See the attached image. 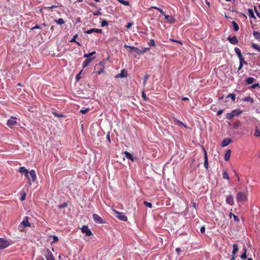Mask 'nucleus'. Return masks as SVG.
Wrapping results in <instances>:
<instances>
[{"label": "nucleus", "mask_w": 260, "mask_h": 260, "mask_svg": "<svg viewBox=\"0 0 260 260\" xmlns=\"http://www.w3.org/2000/svg\"><path fill=\"white\" fill-rule=\"evenodd\" d=\"M148 78H149V75H145V76L144 77V85L145 84V83L146 82V81H147V80L148 79Z\"/></svg>", "instance_id": "obj_52"}, {"label": "nucleus", "mask_w": 260, "mask_h": 260, "mask_svg": "<svg viewBox=\"0 0 260 260\" xmlns=\"http://www.w3.org/2000/svg\"><path fill=\"white\" fill-rule=\"evenodd\" d=\"M124 47L125 48H129V49L131 50V47H135L134 46H129V45H127L126 44H125L124 46Z\"/></svg>", "instance_id": "obj_59"}, {"label": "nucleus", "mask_w": 260, "mask_h": 260, "mask_svg": "<svg viewBox=\"0 0 260 260\" xmlns=\"http://www.w3.org/2000/svg\"><path fill=\"white\" fill-rule=\"evenodd\" d=\"M16 124L17 121L16 117H11V118L9 119L7 122V125L10 128H12L13 126L16 125Z\"/></svg>", "instance_id": "obj_8"}, {"label": "nucleus", "mask_w": 260, "mask_h": 260, "mask_svg": "<svg viewBox=\"0 0 260 260\" xmlns=\"http://www.w3.org/2000/svg\"><path fill=\"white\" fill-rule=\"evenodd\" d=\"M237 199L239 202L246 201L247 200V194L243 192H239L237 193Z\"/></svg>", "instance_id": "obj_3"}, {"label": "nucleus", "mask_w": 260, "mask_h": 260, "mask_svg": "<svg viewBox=\"0 0 260 260\" xmlns=\"http://www.w3.org/2000/svg\"><path fill=\"white\" fill-rule=\"evenodd\" d=\"M101 26L102 27H104V26H108V23L107 22V21L105 20H103L102 22H101Z\"/></svg>", "instance_id": "obj_38"}, {"label": "nucleus", "mask_w": 260, "mask_h": 260, "mask_svg": "<svg viewBox=\"0 0 260 260\" xmlns=\"http://www.w3.org/2000/svg\"><path fill=\"white\" fill-rule=\"evenodd\" d=\"M157 10L160 13V14L164 16L165 18L166 19H168V18H170V16L168 15L165 14L164 12L163 11V10L161 9H160V8L157 9Z\"/></svg>", "instance_id": "obj_26"}, {"label": "nucleus", "mask_w": 260, "mask_h": 260, "mask_svg": "<svg viewBox=\"0 0 260 260\" xmlns=\"http://www.w3.org/2000/svg\"><path fill=\"white\" fill-rule=\"evenodd\" d=\"M53 115H55V116L57 117H63L64 116L62 114H58L57 113H56V112H53Z\"/></svg>", "instance_id": "obj_51"}, {"label": "nucleus", "mask_w": 260, "mask_h": 260, "mask_svg": "<svg viewBox=\"0 0 260 260\" xmlns=\"http://www.w3.org/2000/svg\"><path fill=\"white\" fill-rule=\"evenodd\" d=\"M54 21L56 23L60 24V25H62L64 23V21L63 20V19L62 18H59L57 20H55Z\"/></svg>", "instance_id": "obj_27"}, {"label": "nucleus", "mask_w": 260, "mask_h": 260, "mask_svg": "<svg viewBox=\"0 0 260 260\" xmlns=\"http://www.w3.org/2000/svg\"><path fill=\"white\" fill-rule=\"evenodd\" d=\"M228 146V138H225L221 143V145L218 147V151L220 153L224 147Z\"/></svg>", "instance_id": "obj_11"}, {"label": "nucleus", "mask_w": 260, "mask_h": 260, "mask_svg": "<svg viewBox=\"0 0 260 260\" xmlns=\"http://www.w3.org/2000/svg\"><path fill=\"white\" fill-rule=\"evenodd\" d=\"M171 23H173L175 22V19L172 16H170V18H168V19H167Z\"/></svg>", "instance_id": "obj_44"}, {"label": "nucleus", "mask_w": 260, "mask_h": 260, "mask_svg": "<svg viewBox=\"0 0 260 260\" xmlns=\"http://www.w3.org/2000/svg\"><path fill=\"white\" fill-rule=\"evenodd\" d=\"M240 257L243 259H245L246 258L247 254H246V248L244 249V251L243 253L241 254Z\"/></svg>", "instance_id": "obj_31"}, {"label": "nucleus", "mask_w": 260, "mask_h": 260, "mask_svg": "<svg viewBox=\"0 0 260 260\" xmlns=\"http://www.w3.org/2000/svg\"><path fill=\"white\" fill-rule=\"evenodd\" d=\"M223 177L224 179H228V174H227V173H226L225 171H224V172H223Z\"/></svg>", "instance_id": "obj_57"}, {"label": "nucleus", "mask_w": 260, "mask_h": 260, "mask_svg": "<svg viewBox=\"0 0 260 260\" xmlns=\"http://www.w3.org/2000/svg\"><path fill=\"white\" fill-rule=\"evenodd\" d=\"M127 76V72L126 70L123 69L121 71L120 73L117 74L115 76L116 78H122Z\"/></svg>", "instance_id": "obj_10"}, {"label": "nucleus", "mask_w": 260, "mask_h": 260, "mask_svg": "<svg viewBox=\"0 0 260 260\" xmlns=\"http://www.w3.org/2000/svg\"><path fill=\"white\" fill-rule=\"evenodd\" d=\"M148 45L149 46H155V43L153 39H151L150 40L149 42L148 43Z\"/></svg>", "instance_id": "obj_42"}, {"label": "nucleus", "mask_w": 260, "mask_h": 260, "mask_svg": "<svg viewBox=\"0 0 260 260\" xmlns=\"http://www.w3.org/2000/svg\"><path fill=\"white\" fill-rule=\"evenodd\" d=\"M224 159L226 161H228V150H225L224 152Z\"/></svg>", "instance_id": "obj_53"}, {"label": "nucleus", "mask_w": 260, "mask_h": 260, "mask_svg": "<svg viewBox=\"0 0 260 260\" xmlns=\"http://www.w3.org/2000/svg\"><path fill=\"white\" fill-rule=\"evenodd\" d=\"M242 111L239 109L233 110L231 113H229V119L233 118L235 116H238L242 113Z\"/></svg>", "instance_id": "obj_4"}, {"label": "nucleus", "mask_w": 260, "mask_h": 260, "mask_svg": "<svg viewBox=\"0 0 260 260\" xmlns=\"http://www.w3.org/2000/svg\"><path fill=\"white\" fill-rule=\"evenodd\" d=\"M229 217L231 219L233 217L234 221L237 223H239L240 222V218L239 216L237 215L236 214L233 213L232 212H231L229 214Z\"/></svg>", "instance_id": "obj_12"}, {"label": "nucleus", "mask_w": 260, "mask_h": 260, "mask_svg": "<svg viewBox=\"0 0 260 260\" xmlns=\"http://www.w3.org/2000/svg\"><path fill=\"white\" fill-rule=\"evenodd\" d=\"M182 100H183V101H188V100H189V99H188V98L184 97V98H183L182 99Z\"/></svg>", "instance_id": "obj_64"}, {"label": "nucleus", "mask_w": 260, "mask_h": 260, "mask_svg": "<svg viewBox=\"0 0 260 260\" xmlns=\"http://www.w3.org/2000/svg\"><path fill=\"white\" fill-rule=\"evenodd\" d=\"M245 101H248V102H253V99L249 97V96L247 97V98H246L245 99Z\"/></svg>", "instance_id": "obj_49"}, {"label": "nucleus", "mask_w": 260, "mask_h": 260, "mask_svg": "<svg viewBox=\"0 0 260 260\" xmlns=\"http://www.w3.org/2000/svg\"><path fill=\"white\" fill-rule=\"evenodd\" d=\"M82 232L85 234L86 236H90L92 233L87 225H83L81 228Z\"/></svg>", "instance_id": "obj_9"}, {"label": "nucleus", "mask_w": 260, "mask_h": 260, "mask_svg": "<svg viewBox=\"0 0 260 260\" xmlns=\"http://www.w3.org/2000/svg\"><path fill=\"white\" fill-rule=\"evenodd\" d=\"M68 206V204L67 203H63L62 204H60L58 206V209H61L63 208H66Z\"/></svg>", "instance_id": "obj_35"}, {"label": "nucleus", "mask_w": 260, "mask_h": 260, "mask_svg": "<svg viewBox=\"0 0 260 260\" xmlns=\"http://www.w3.org/2000/svg\"><path fill=\"white\" fill-rule=\"evenodd\" d=\"M260 87V85H259V83H255V84H253L251 86V87L252 88H253V89H255L256 87Z\"/></svg>", "instance_id": "obj_47"}, {"label": "nucleus", "mask_w": 260, "mask_h": 260, "mask_svg": "<svg viewBox=\"0 0 260 260\" xmlns=\"http://www.w3.org/2000/svg\"><path fill=\"white\" fill-rule=\"evenodd\" d=\"M10 245L8 241L0 238V249H4Z\"/></svg>", "instance_id": "obj_5"}, {"label": "nucleus", "mask_w": 260, "mask_h": 260, "mask_svg": "<svg viewBox=\"0 0 260 260\" xmlns=\"http://www.w3.org/2000/svg\"><path fill=\"white\" fill-rule=\"evenodd\" d=\"M78 34H76L74 37L73 38L71 39V40L70 41L71 42H75L76 43H77L78 45L79 46H81V44L78 42L77 41H76V39L78 37Z\"/></svg>", "instance_id": "obj_29"}, {"label": "nucleus", "mask_w": 260, "mask_h": 260, "mask_svg": "<svg viewBox=\"0 0 260 260\" xmlns=\"http://www.w3.org/2000/svg\"><path fill=\"white\" fill-rule=\"evenodd\" d=\"M81 72L77 75L76 78L77 80H78L80 78H81V77H80V74H81Z\"/></svg>", "instance_id": "obj_61"}, {"label": "nucleus", "mask_w": 260, "mask_h": 260, "mask_svg": "<svg viewBox=\"0 0 260 260\" xmlns=\"http://www.w3.org/2000/svg\"><path fill=\"white\" fill-rule=\"evenodd\" d=\"M144 204L149 208H152V205L151 203L148 202L147 201H144Z\"/></svg>", "instance_id": "obj_34"}, {"label": "nucleus", "mask_w": 260, "mask_h": 260, "mask_svg": "<svg viewBox=\"0 0 260 260\" xmlns=\"http://www.w3.org/2000/svg\"><path fill=\"white\" fill-rule=\"evenodd\" d=\"M253 35L256 40L260 42V33L258 31H254Z\"/></svg>", "instance_id": "obj_21"}, {"label": "nucleus", "mask_w": 260, "mask_h": 260, "mask_svg": "<svg viewBox=\"0 0 260 260\" xmlns=\"http://www.w3.org/2000/svg\"><path fill=\"white\" fill-rule=\"evenodd\" d=\"M239 60H240V63H242V64L243 63V62H244L245 63H246V61L244 60V59L243 57V56H242V58H239Z\"/></svg>", "instance_id": "obj_50"}, {"label": "nucleus", "mask_w": 260, "mask_h": 260, "mask_svg": "<svg viewBox=\"0 0 260 260\" xmlns=\"http://www.w3.org/2000/svg\"><path fill=\"white\" fill-rule=\"evenodd\" d=\"M120 3L125 6H128L129 5V3L128 1L123 0H122Z\"/></svg>", "instance_id": "obj_43"}, {"label": "nucleus", "mask_w": 260, "mask_h": 260, "mask_svg": "<svg viewBox=\"0 0 260 260\" xmlns=\"http://www.w3.org/2000/svg\"><path fill=\"white\" fill-rule=\"evenodd\" d=\"M102 30L101 29L92 28L89 30H87L85 32L87 34H90L92 32H96V33L101 34V33H102Z\"/></svg>", "instance_id": "obj_14"}, {"label": "nucleus", "mask_w": 260, "mask_h": 260, "mask_svg": "<svg viewBox=\"0 0 260 260\" xmlns=\"http://www.w3.org/2000/svg\"><path fill=\"white\" fill-rule=\"evenodd\" d=\"M238 245L237 244L233 245V249L232 251V257L231 260H235L236 258V253L238 251Z\"/></svg>", "instance_id": "obj_13"}, {"label": "nucleus", "mask_w": 260, "mask_h": 260, "mask_svg": "<svg viewBox=\"0 0 260 260\" xmlns=\"http://www.w3.org/2000/svg\"><path fill=\"white\" fill-rule=\"evenodd\" d=\"M98 67H100L102 69H105V61L103 60L99 62L98 64H96V67L98 68Z\"/></svg>", "instance_id": "obj_28"}, {"label": "nucleus", "mask_w": 260, "mask_h": 260, "mask_svg": "<svg viewBox=\"0 0 260 260\" xmlns=\"http://www.w3.org/2000/svg\"><path fill=\"white\" fill-rule=\"evenodd\" d=\"M21 225H22L23 227H30V223L28 221V217L26 216L24 220L21 222Z\"/></svg>", "instance_id": "obj_15"}, {"label": "nucleus", "mask_w": 260, "mask_h": 260, "mask_svg": "<svg viewBox=\"0 0 260 260\" xmlns=\"http://www.w3.org/2000/svg\"><path fill=\"white\" fill-rule=\"evenodd\" d=\"M25 196H26L25 193H23V194L22 195V196L21 197V198H20V201H23L25 200Z\"/></svg>", "instance_id": "obj_54"}, {"label": "nucleus", "mask_w": 260, "mask_h": 260, "mask_svg": "<svg viewBox=\"0 0 260 260\" xmlns=\"http://www.w3.org/2000/svg\"><path fill=\"white\" fill-rule=\"evenodd\" d=\"M104 72V69H102V68H100V69L99 70V71H98L96 73L98 75H101V74L103 73Z\"/></svg>", "instance_id": "obj_46"}, {"label": "nucleus", "mask_w": 260, "mask_h": 260, "mask_svg": "<svg viewBox=\"0 0 260 260\" xmlns=\"http://www.w3.org/2000/svg\"><path fill=\"white\" fill-rule=\"evenodd\" d=\"M58 239L57 237H56V236H54V237H53V241H55H55H58Z\"/></svg>", "instance_id": "obj_62"}, {"label": "nucleus", "mask_w": 260, "mask_h": 260, "mask_svg": "<svg viewBox=\"0 0 260 260\" xmlns=\"http://www.w3.org/2000/svg\"><path fill=\"white\" fill-rule=\"evenodd\" d=\"M235 51L236 52V53L237 54L238 56V58H242V53H241V50H240V49H239L238 48H235Z\"/></svg>", "instance_id": "obj_24"}, {"label": "nucleus", "mask_w": 260, "mask_h": 260, "mask_svg": "<svg viewBox=\"0 0 260 260\" xmlns=\"http://www.w3.org/2000/svg\"><path fill=\"white\" fill-rule=\"evenodd\" d=\"M107 139L108 140L109 142L110 143L111 142V140H110V135L109 134H108L107 135Z\"/></svg>", "instance_id": "obj_63"}, {"label": "nucleus", "mask_w": 260, "mask_h": 260, "mask_svg": "<svg viewBox=\"0 0 260 260\" xmlns=\"http://www.w3.org/2000/svg\"><path fill=\"white\" fill-rule=\"evenodd\" d=\"M131 50H133V51H134L135 52H136L139 55L142 54L141 49H139L137 47H131Z\"/></svg>", "instance_id": "obj_22"}, {"label": "nucleus", "mask_w": 260, "mask_h": 260, "mask_svg": "<svg viewBox=\"0 0 260 260\" xmlns=\"http://www.w3.org/2000/svg\"><path fill=\"white\" fill-rule=\"evenodd\" d=\"M232 25L233 27V29L235 31H237L239 29V27L238 24L235 21H233L232 22Z\"/></svg>", "instance_id": "obj_20"}, {"label": "nucleus", "mask_w": 260, "mask_h": 260, "mask_svg": "<svg viewBox=\"0 0 260 260\" xmlns=\"http://www.w3.org/2000/svg\"><path fill=\"white\" fill-rule=\"evenodd\" d=\"M254 79L252 77H248L245 79V81L248 84H250L252 83L254 81Z\"/></svg>", "instance_id": "obj_25"}, {"label": "nucleus", "mask_w": 260, "mask_h": 260, "mask_svg": "<svg viewBox=\"0 0 260 260\" xmlns=\"http://www.w3.org/2000/svg\"><path fill=\"white\" fill-rule=\"evenodd\" d=\"M38 28H41L40 26V25H36L35 26H34L33 27H32L31 28V30H34V29H38Z\"/></svg>", "instance_id": "obj_55"}, {"label": "nucleus", "mask_w": 260, "mask_h": 260, "mask_svg": "<svg viewBox=\"0 0 260 260\" xmlns=\"http://www.w3.org/2000/svg\"><path fill=\"white\" fill-rule=\"evenodd\" d=\"M142 97L144 101H146L147 100V98L146 96V95L144 91H142Z\"/></svg>", "instance_id": "obj_45"}, {"label": "nucleus", "mask_w": 260, "mask_h": 260, "mask_svg": "<svg viewBox=\"0 0 260 260\" xmlns=\"http://www.w3.org/2000/svg\"><path fill=\"white\" fill-rule=\"evenodd\" d=\"M89 110H90V109L89 108H86L85 109H82V110H81L80 111V112L82 114H85L87 112L89 111Z\"/></svg>", "instance_id": "obj_40"}, {"label": "nucleus", "mask_w": 260, "mask_h": 260, "mask_svg": "<svg viewBox=\"0 0 260 260\" xmlns=\"http://www.w3.org/2000/svg\"><path fill=\"white\" fill-rule=\"evenodd\" d=\"M254 135L256 137H260V131L258 129H255L254 132Z\"/></svg>", "instance_id": "obj_33"}, {"label": "nucleus", "mask_w": 260, "mask_h": 260, "mask_svg": "<svg viewBox=\"0 0 260 260\" xmlns=\"http://www.w3.org/2000/svg\"><path fill=\"white\" fill-rule=\"evenodd\" d=\"M92 217L94 222L96 223L100 224L105 223V221L103 219V218L96 214H93L92 215Z\"/></svg>", "instance_id": "obj_6"}, {"label": "nucleus", "mask_w": 260, "mask_h": 260, "mask_svg": "<svg viewBox=\"0 0 260 260\" xmlns=\"http://www.w3.org/2000/svg\"><path fill=\"white\" fill-rule=\"evenodd\" d=\"M234 203V199L233 197L229 196V204H233Z\"/></svg>", "instance_id": "obj_41"}, {"label": "nucleus", "mask_w": 260, "mask_h": 260, "mask_svg": "<svg viewBox=\"0 0 260 260\" xmlns=\"http://www.w3.org/2000/svg\"><path fill=\"white\" fill-rule=\"evenodd\" d=\"M149 50H150V48H148V47L142 48L141 51H142V54H144L145 53H146L147 51H149Z\"/></svg>", "instance_id": "obj_36"}, {"label": "nucleus", "mask_w": 260, "mask_h": 260, "mask_svg": "<svg viewBox=\"0 0 260 260\" xmlns=\"http://www.w3.org/2000/svg\"><path fill=\"white\" fill-rule=\"evenodd\" d=\"M252 47L253 49L257 50L258 51H260V46L256 44H252Z\"/></svg>", "instance_id": "obj_32"}, {"label": "nucleus", "mask_w": 260, "mask_h": 260, "mask_svg": "<svg viewBox=\"0 0 260 260\" xmlns=\"http://www.w3.org/2000/svg\"><path fill=\"white\" fill-rule=\"evenodd\" d=\"M204 166L205 168L208 169V166H209L208 161V157H207V152H206V151H205V149H204Z\"/></svg>", "instance_id": "obj_18"}, {"label": "nucleus", "mask_w": 260, "mask_h": 260, "mask_svg": "<svg viewBox=\"0 0 260 260\" xmlns=\"http://www.w3.org/2000/svg\"><path fill=\"white\" fill-rule=\"evenodd\" d=\"M57 7V6H56V5H51L50 6L44 7V9H54V8H56Z\"/></svg>", "instance_id": "obj_37"}, {"label": "nucleus", "mask_w": 260, "mask_h": 260, "mask_svg": "<svg viewBox=\"0 0 260 260\" xmlns=\"http://www.w3.org/2000/svg\"><path fill=\"white\" fill-rule=\"evenodd\" d=\"M133 25V23L132 22H129L128 23L127 25L126 26L127 28H129L131 27V26Z\"/></svg>", "instance_id": "obj_56"}, {"label": "nucleus", "mask_w": 260, "mask_h": 260, "mask_svg": "<svg viewBox=\"0 0 260 260\" xmlns=\"http://www.w3.org/2000/svg\"><path fill=\"white\" fill-rule=\"evenodd\" d=\"M248 15L249 17L254 19H256V17L255 16L254 14V13L253 12V10L252 9H249L248 10Z\"/></svg>", "instance_id": "obj_23"}, {"label": "nucleus", "mask_w": 260, "mask_h": 260, "mask_svg": "<svg viewBox=\"0 0 260 260\" xmlns=\"http://www.w3.org/2000/svg\"><path fill=\"white\" fill-rule=\"evenodd\" d=\"M229 98H231L233 101L236 99V95L234 93L229 94Z\"/></svg>", "instance_id": "obj_39"}, {"label": "nucleus", "mask_w": 260, "mask_h": 260, "mask_svg": "<svg viewBox=\"0 0 260 260\" xmlns=\"http://www.w3.org/2000/svg\"><path fill=\"white\" fill-rule=\"evenodd\" d=\"M200 232L201 233H204L205 232V228L204 226H202L200 229Z\"/></svg>", "instance_id": "obj_58"}, {"label": "nucleus", "mask_w": 260, "mask_h": 260, "mask_svg": "<svg viewBox=\"0 0 260 260\" xmlns=\"http://www.w3.org/2000/svg\"><path fill=\"white\" fill-rule=\"evenodd\" d=\"M223 110H218L217 111V115H220V114L223 113Z\"/></svg>", "instance_id": "obj_60"}, {"label": "nucleus", "mask_w": 260, "mask_h": 260, "mask_svg": "<svg viewBox=\"0 0 260 260\" xmlns=\"http://www.w3.org/2000/svg\"><path fill=\"white\" fill-rule=\"evenodd\" d=\"M124 154L127 159H130L132 161H134V157L132 154L127 151H124Z\"/></svg>", "instance_id": "obj_19"}, {"label": "nucleus", "mask_w": 260, "mask_h": 260, "mask_svg": "<svg viewBox=\"0 0 260 260\" xmlns=\"http://www.w3.org/2000/svg\"><path fill=\"white\" fill-rule=\"evenodd\" d=\"M116 217L120 220L126 221L127 220L126 216L123 213L120 212L116 210H113Z\"/></svg>", "instance_id": "obj_2"}, {"label": "nucleus", "mask_w": 260, "mask_h": 260, "mask_svg": "<svg viewBox=\"0 0 260 260\" xmlns=\"http://www.w3.org/2000/svg\"><path fill=\"white\" fill-rule=\"evenodd\" d=\"M94 58V57H92L91 58H87L82 63V67L83 68H85L87 66L89 65V64L90 63L91 60Z\"/></svg>", "instance_id": "obj_17"}, {"label": "nucleus", "mask_w": 260, "mask_h": 260, "mask_svg": "<svg viewBox=\"0 0 260 260\" xmlns=\"http://www.w3.org/2000/svg\"><path fill=\"white\" fill-rule=\"evenodd\" d=\"M45 256L46 258V260H55L53 253L49 249H46Z\"/></svg>", "instance_id": "obj_7"}, {"label": "nucleus", "mask_w": 260, "mask_h": 260, "mask_svg": "<svg viewBox=\"0 0 260 260\" xmlns=\"http://www.w3.org/2000/svg\"><path fill=\"white\" fill-rule=\"evenodd\" d=\"M229 41L233 45H236L238 43V40L236 36L233 37L229 36Z\"/></svg>", "instance_id": "obj_16"}, {"label": "nucleus", "mask_w": 260, "mask_h": 260, "mask_svg": "<svg viewBox=\"0 0 260 260\" xmlns=\"http://www.w3.org/2000/svg\"><path fill=\"white\" fill-rule=\"evenodd\" d=\"M18 171L23 174L25 177L27 178V182L25 185L26 186L30 187L31 185V181L35 182L37 181V175L34 170L28 171L24 167H20L18 168Z\"/></svg>", "instance_id": "obj_1"}, {"label": "nucleus", "mask_w": 260, "mask_h": 260, "mask_svg": "<svg viewBox=\"0 0 260 260\" xmlns=\"http://www.w3.org/2000/svg\"><path fill=\"white\" fill-rule=\"evenodd\" d=\"M101 14H102V13L100 10L93 13V15L94 16L101 15Z\"/></svg>", "instance_id": "obj_48"}, {"label": "nucleus", "mask_w": 260, "mask_h": 260, "mask_svg": "<svg viewBox=\"0 0 260 260\" xmlns=\"http://www.w3.org/2000/svg\"><path fill=\"white\" fill-rule=\"evenodd\" d=\"M96 53L95 51H92L91 53H89L88 54H84V57L90 58L89 57L91 56L92 55H94Z\"/></svg>", "instance_id": "obj_30"}]
</instances>
